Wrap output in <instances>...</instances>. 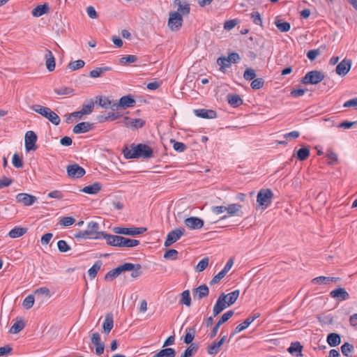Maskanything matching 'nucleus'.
Segmentation results:
<instances>
[{"mask_svg": "<svg viewBox=\"0 0 357 357\" xmlns=\"http://www.w3.org/2000/svg\"><path fill=\"white\" fill-rule=\"evenodd\" d=\"M32 109L35 112L48 119L52 124L55 126H58L61 122L60 117L57 115V114H56L47 107H44L40 105H34L32 106Z\"/></svg>", "mask_w": 357, "mask_h": 357, "instance_id": "f257e3e1", "label": "nucleus"}, {"mask_svg": "<svg viewBox=\"0 0 357 357\" xmlns=\"http://www.w3.org/2000/svg\"><path fill=\"white\" fill-rule=\"evenodd\" d=\"M273 192L271 189H261L257 196V202L263 209L267 208L271 204Z\"/></svg>", "mask_w": 357, "mask_h": 357, "instance_id": "f03ea898", "label": "nucleus"}, {"mask_svg": "<svg viewBox=\"0 0 357 357\" xmlns=\"http://www.w3.org/2000/svg\"><path fill=\"white\" fill-rule=\"evenodd\" d=\"M183 23V16L181 13L171 11L169 13L167 26L172 31H178L182 27Z\"/></svg>", "mask_w": 357, "mask_h": 357, "instance_id": "7ed1b4c3", "label": "nucleus"}, {"mask_svg": "<svg viewBox=\"0 0 357 357\" xmlns=\"http://www.w3.org/2000/svg\"><path fill=\"white\" fill-rule=\"evenodd\" d=\"M134 268V264L131 263H125L122 265L119 266L116 268H114L109 272L105 276V280H113L117 278L122 272L130 271Z\"/></svg>", "mask_w": 357, "mask_h": 357, "instance_id": "20e7f679", "label": "nucleus"}, {"mask_svg": "<svg viewBox=\"0 0 357 357\" xmlns=\"http://www.w3.org/2000/svg\"><path fill=\"white\" fill-rule=\"evenodd\" d=\"M324 74L322 72L312 70L303 77L302 82L304 84H317L324 80Z\"/></svg>", "mask_w": 357, "mask_h": 357, "instance_id": "39448f33", "label": "nucleus"}, {"mask_svg": "<svg viewBox=\"0 0 357 357\" xmlns=\"http://www.w3.org/2000/svg\"><path fill=\"white\" fill-rule=\"evenodd\" d=\"M135 100L130 95L121 97L117 102L112 105V110L125 109L135 105Z\"/></svg>", "mask_w": 357, "mask_h": 357, "instance_id": "423d86ee", "label": "nucleus"}, {"mask_svg": "<svg viewBox=\"0 0 357 357\" xmlns=\"http://www.w3.org/2000/svg\"><path fill=\"white\" fill-rule=\"evenodd\" d=\"M185 229L183 228H177L168 233L165 241L164 245L169 247L174 243L176 242L183 234Z\"/></svg>", "mask_w": 357, "mask_h": 357, "instance_id": "0eeeda50", "label": "nucleus"}, {"mask_svg": "<svg viewBox=\"0 0 357 357\" xmlns=\"http://www.w3.org/2000/svg\"><path fill=\"white\" fill-rule=\"evenodd\" d=\"M37 141V135L36 133L29 130L27 131L25 134L24 137V142H25V149L26 151H35L37 149V146L36 144Z\"/></svg>", "mask_w": 357, "mask_h": 357, "instance_id": "6e6552de", "label": "nucleus"}, {"mask_svg": "<svg viewBox=\"0 0 357 357\" xmlns=\"http://www.w3.org/2000/svg\"><path fill=\"white\" fill-rule=\"evenodd\" d=\"M146 231V228L145 227H116L114 229V231L116 234H124V235H130L135 236L138 234H142Z\"/></svg>", "mask_w": 357, "mask_h": 357, "instance_id": "1a4fd4ad", "label": "nucleus"}, {"mask_svg": "<svg viewBox=\"0 0 357 357\" xmlns=\"http://www.w3.org/2000/svg\"><path fill=\"white\" fill-rule=\"evenodd\" d=\"M68 176L71 178H79L85 174V170L77 164L69 165L66 168Z\"/></svg>", "mask_w": 357, "mask_h": 357, "instance_id": "9d476101", "label": "nucleus"}, {"mask_svg": "<svg viewBox=\"0 0 357 357\" xmlns=\"http://www.w3.org/2000/svg\"><path fill=\"white\" fill-rule=\"evenodd\" d=\"M99 224L91 221L89 222L87 225L86 231L92 239H98L101 238L102 237V234H104L103 232H99Z\"/></svg>", "mask_w": 357, "mask_h": 357, "instance_id": "9b49d317", "label": "nucleus"}, {"mask_svg": "<svg viewBox=\"0 0 357 357\" xmlns=\"http://www.w3.org/2000/svg\"><path fill=\"white\" fill-rule=\"evenodd\" d=\"M15 198L18 203H21L26 206L33 205L37 200L36 197L27 193H19Z\"/></svg>", "mask_w": 357, "mask_h": 357, "instance_id": "f8f14e48", "label": "nucleus"}, {"mask_svg": "<svg viewBox=\"0 0 357 357\" xmlns=\"http://www.w3.org/2000/svg\"><path fill=\"white\" fill-rule=\"evenodd\" d=\"M330 296L339 302L349 300L350 298L349 293L342 287L332 290L330 292Z\"/></svg>", "mask_w": 357, "mask_h": 357, "instance_id": "ddd939ff", "label": "nucleus"}, {"mask_svg": "<svg viewBox=\"0 0 357 357\" xmlns=\"http://www.w3.org/2000/svg\"><path fill=\"white\" fill-rule=\"evenodd\" d=\"M184 224L190 229H199L204 226V221L198 217H190L184 220Z\"/></svg>", "mask_w": 357, "mask_h": 357, "instance_id": "4468645a", "label": "nucleus"}, {"mask_svg": "<svg viewBox=\"0 0 357 357\" xmlns=\"http://www.w3.org/2000/svg\"><path fill=\"white\" fill-rule=\"evenodd\" d=\"M351 61L350 59H343L336 67V73L340 76H345L351 69Z\"/></svg>", "mask_w": 357, "mask_h": 357, "instance_id": "2eb2a0df", "label": "nucleus"}, {"mask_svg": "<svg viewBox=\"0 0 357 357\" xmlns=\"http://www.w3.org/2000/svg\"><path fill=\"white\" fill-rule=\"evenodd\" d=\"M173 3L175 6H177V10L176 12L181 13V16L188 15L190 14V5L188 2L181 0H174Z\"/></svg>", "mask_w": 357, "mask_h": 357, "instance_id": "dca6fc26", "label": "nucleus"}, {"mask_svg": "<svg viewBox=\"0 0 357 357\" xmlns=\"http://www.w3.org/2000/svg\"><path fill=\"white\" fill-rule=\"evenodd\" d=\"M227 335H224L218 341H213L211 345L207 347V351L209 355H216L219 351L221 346L226 342Z\"/></svg>", "mask_w": 357, "mask_h": 357, "instance_id": "f3484780", "label": "nucleus"}, {"mask_svg": "<svg viewBox=\"0 0 357 357\" xmlns=\"http://www.w3.org/2000/svg\"><path fill=\"white\" fill-rule=\"evenodd\" d=\"M225 296H220L219 298H218L213 308V317L218 316L225 309L229 307V305L227 303V301H225Z\"/></svg>", "mask_w": 357, "mask_h": 357, "instance_id": "a211bd4d", "label": "nucleus"}, {"mask_svg": "<svg viewBox=\"0 0 357 357\" xmlns=\"http://www.w3.org/2000/svg\"><path fill=\"white\" fill-rule=\"evenodd\" d=\"M123 123L126 127L140 128L144 126L145 121L142 119H132L126 116L123 119Z\"/></svg>", "mask_w": 357, "mask_h": 357, "instance_id": "6ab92c4d", "label": "nucleus"}, {"mask_svg": "<svg viewBox=\"0 0 357 357\" xmlns=\"http://www.w3.org/2000/svg\"><path fill=\"white\" fill-rule=\"evenodd\" d=\"M102 238L106 240V242L108 245H112V246H118L121 247V242L123 241L122 238L123 236H116V235H112V234H102Z\"/></svg>", "mask_w": 357, "mask_h": 357, "instance_id": "aec40b11", "label": "nucleus"}, {"mask_svg": "<svg viewBox=\"0 0 357 357\" xmlns=\"http://www.w3.org/2000/svg\"><path fill=\"white\" fill-rule=\"evenodd\" d=\"M194 114L197 117L202 119H215L217 116V113L215 111L206 109H195Z\"/></svg>", "mask_w": 357, "mask_h": 357, "instance_id": "412c9836", "label": "nucleus"}, {"mask_svg": "<svg viewBox=\"0 0 357 357\" xmlns=\"http://www.w3.org/2000/svg\"><path fill=\"white\" fill-rule=\"evenodd\" d=\"M193 297L197 299H202L207 296L209 290L206 284H202L192 290Z\"/></svg>", "mask_w": 357, "mask_h": 357, "instance_id": "4be33fe9", "label": "nucleus"}, {"mask_svg": "<svg viewBox=\"0 0 357 357\" xmlns=\"http://www.w3.org/2000/svg\"><path fill=\"white\" fill-rule=\"evenodd\" d=\"M137 151L139 152V158H151L153 155L152 149L146 144H138Z\"/></svg>", "mask_w": 357, "mask_h": 357, "instance_id": "5701e85b", "label": "nucleus"}, {"mask_svg": "<svg viewBox=\"0 0 357 357\" xmlns=\"http://www.w3.org/2000/svg\"><path fill=\"white\" fill-rule=\"evenodd\" d=\"M123 155L126 159L138 158L139 152L137 145L132 144L130 147H126L123 151Z\"/></svg>", "mask_w": 357, "mask_h": 357, "instance_id": "b1692460", "label": "nucleus"}, {"mask_svg": "<svg viewBox=\"0 0 357 357\" xmlns=\"http://www.w3.org/2000/svg\"><path fill=\"white\" fill-rule=\"evenodd\" d=\"M45 60L46 68L50 72H52L55 69V58L52 52L50 50H47L45 54Z\"/></svg>", "mask_w": 357, "mask_h": 357, "instance_id": "393cba45", "label": "nucleus"}, {"mask_svg": "<svg viewBox=\"0 0 357 357\" xmlns=\"http://www.w3.org/2000/svg\"><path fill=\"white\" fill-rule=\"evenodd\" d=\"M339 280V278L319 276L313 278L311 282L314 284H327L331 282H336Z\"/></svg>", "mask_w": 357, "mask_h": 357, "instance_id": "a878e982", "label": "nucleus"}, {"mask_svg": "<svg viewBox=\"0 0 357 357\" xmlns=\"http://www.w3.org/2000/svg\"><path fill=\"white\" fill-rule=\"evenodd\" d=\"M114 327V319L111 314H107L105 317L102 323V330L105 334H109Z\"/></svg>", "mask_w": 357, "mask_h": 357, "instance_id": "bb28decb", "label": "nucleus"}, {"mask_svg": "<svg viewBox=\"0 0 357 357\" xmlns=\"http://www.w3.org/2000/svg\"><path fill=\"white\" fill-rule=\"evenodd\" d=\"M91 128V124L89 122H81L74 126L73 131L75 134L85 133Z\"/></svg>", "mask_w": 357, "mask_h": 357, "instance_id": "cd10ccee", "label": "nucleus"}, {"mask_svg": "<svg viewBox=\"0 0 357 357\" xmlns=\"http://www.w3.org/2000/svg\"><path fill=\"white\" fill-rule=\"evenodd\" d=\"M240 294V291L238 289L235 290L232 292L229 293L228 294H225L224 293L221 294L220 296H225V299L227 301V303L229 306L233 305L236 300L238 299Z\"/></svg>", "mask_w": 357, "mask_h": 357, "instance_id": "c85d7f7f", "label": "nucleus"}, {"mask_svg": "<svg viewBox=\"0 0 357 357\" xmlns=\"http://www.w3.org/2000/svg\"><path fill=\"white\" fill-rule=\"evenodd\" d=\"M101 190V184L100 183H94L91 185L85 186L82 189V192L89 194L96 195Z\"/></svg>", "mask_w": 357, "mask_h": 357, "instance_id": "c756f323", "label": "nucleus"}, {"mask_svg": "<svg viewBox=\"0 0 357 357\" xmlns=\"http://www.w3.org/2000/svg\"><path fill=\"white\" fill-rule=\"evenodd\" d=\"M48 10L49 6L47 4L39 5L32 10L31 14L33 17H39L47 13Z\"/></svg>", "mask_w": 357, "mask_h": 357, "instance_id": "7c9ffc66", "label": "nucleus"}, {"mask_svg": "<svg viewBox=\"0 0 357 357\" xmlns=\"http://www.w3.org/2000/svg\"><path fill=\"white\" fill-rule=\"evenodd\" d=\"M25 327V324L22 319H17L15 322L13 324V326L10 328V333L12 334H16L20 332Z\"/></svg>", "mask_w": 357, "mask_h": 357, "instance_id": "2f4dec72", "label": "nucleus"}, {"mask_svg": "<svg viewBox=\"0 0 357 357\" xmlns=\"http://www.w3.org/2000/svg\"><path fill=\"white\" fill-rule=\"evenodd\" d=\"M327 342L332 347H336L340 344L341 337L339 334L331 333L328 335Z\"/></svg>", "mask_w": 357, "mask_h": 357, "instance_id": "473e14b6", "label": "nucleus"}, {"mask_svg": "<svg viewBox=\"0 0 357 357\" xmlns=\"http://www.w3.org/2000/svg\"><path fill=\"white\" fill-rule=\"evenodd\" d=\"M303 347L298 342H292L290 347L287 349V351L291 354H295L296 356H302Z\"/></svg>", "mask_w": 357, "mask_h": 357, "instance_id": "72a5a7b5", "label": "nucleus"}, {"mask_svg": "<svg viewBox=\"0 0 357 357\" xmlns=\"http://www.w3.org/2000/svg\"><path fill=\"white\" fill-rule=\"evenodd\" d=\"M176 351L172 348H166L161 349L155 354L153 357H175Z\"/></svg>", "mask_w": 357, "mask_h": 357, "instance_id": "f704fd0d", "label": "nucleus"}, {"mask_svg": "<svg viewBox=\"0 0 357 357\" xmlns=\"http://www.w3.org/2000/svg\"><path fill=\"white\" fill-rule=\"evenodd\" d=\"M26 231V228L15 227L9 231L8 236L12 238H16L25 234Z\"/></svg>", "mask_w": 357, "mask_h": 357, "instance_id": "c9c22d12", "label": "nucleus"}, {"mask_svg": "<svg viewBox=\"0 0 357 357\" xmlns=\"http://www.w3.org/2000/svg\"><path fill=\"white\" fill-rule=\"evenodd\" d=\"M242 206L238 204H231L226 206V211L229 216H233L238 214L241 211Z\"/></svg>", "mask_w": 357, "mask_h": 357, "instance_id": "e433bc0d", "label": "nucleus"}, {"mask_svg": "<svg viewBox=\"0 0 357 357\" xmlns=\"http://www.w3.org/2000/svg\"><path fill=\"white\" fill-rule=\"evenodd\" d=\"M310 149L307 146H303L298 149L296 157L299 160L304 161L310 156Z\"/></svg>", "mask_w": 357, "mask_h": 357, "instance_id": "4c0bfd02", "label": "nucleus"}, {"mask_svg": "<svg viewBox=\"0 0 357 357\" xmlns=\"http://www.w3.org/2000/svg\"><path fill=\"white\" fill-rule=\"evenodd\" d=\"M102 266V262L100 261H96L93 265L89 269L88 274L91 279H94L100 271V267Z\"/></svg>", "mask_w": 357, "mask_h": 357, "instance_id": "58836bf2", "label": "nucleus"}, {"mask_svg": "<svg viewBox=\"0 0 357 357\" xmlns=\"http://www.w3.org/2000/svg\"><path fill=\"white\" fill-rule=\"evenodd\" d=\"M111 70H112V68L108 66L96 68L90 72V76L93 78H97V77L101 76V75L102 73H104L107 71H109Z\"/></svg>", "mask_w": 357, "mask_h": 357, "instance_id": "ea45409f", "label": "nucleus"}, {"mask_svg": "<svg viewBox=\"0 0 357 357\" xmlns=\"http://www.w3.org/2000/svg\"><path fill=\"white\" fill-rule=\"evenodd\" d=\"M137 60V57L135 55H126L119 59V63L122 66H128L130 63L135 62Z\"/></svg>", "mask_w": 357, "mask_h": 357, "instance_id": "a19ab883", "label": "nucleus"}, {"mask_svg": "<svg viewBox=\"0 0 357 357\" xmlns=\"http://www.w3.org/2000/svg\"><path fill=\"white\" fill-rule=\"evenodd\" d=\"M275 24L281 32H287L290 30L291 28V25L289 22H282V20L278 19L275 21Z\"/></svg>", "mask_w": 357, "mask_h": 357, "instance_id": "79ce46f5", "label": "nucleus"}, {"mask_svg": "<svg viewBox=\"0 0 357 357\" xmlns=\"http://www.w3.org/2000/svg\"><path fill=\"white\" fill-rule=\"evenodd\" d=\"M181 298L180 300V303L181 304L185 305L188 307H190L191 305V298L189 290L183 291L181 294Z\"/></svg>", "mask_w": 357, "mask_h": 357, "instance_id": "37998d69", "label": "nucleus"}, {"mask_svg": "<svg viewBox=\"0 0 357 357\" xmlns=\"http://www.w3.org/2000/svg\"><path fill=\"white\" fill-rule=\"evenodd\" d=\"M218 64L220 66V70L222 72H225V69L229 68L231 64V62L227 57H219L217 60Z\"/></svg>", "mask_w": 357, "mask_h": 357, "instance_id": "c03bdc74", "label": "nucleus"}, {"mask_svg": "<svg viewBox=\"0 0 357 357\" xmlns=\"http://www.w3.org/2000/svg\"><path fill=\"white\" fill-rule=\"evenodd\" d=\"M121 247L133 248L139 244V241L136 239H130L125 237L122 238Z\"/></svg>", "mask_w": 357, "mask_h": 357, "instance_id": "a18cd8bd", "label": "nucleus"}, {"mask_svg": "<svg viewBox=\"0 0 357 357\" xmlns=\"http://www.w3.org/2000/svg\"><path fill=\"white\" fill-rule=\"evenodd\" d=\"M228 102L233 107H236L243 103V100L238 95H231L228 97Z\"/></svg>", "mask_w": 357, "mask_h": 357, "instance_id": "49530a36", "label": "nucleus"}, {"mask_svg": "<svg viewBox=\"0 0 357 357\" xmlns=\"http://www.w3.org/2000/svg\"><path fill=\"white\" fill-rule=\"evenodd\" d=\"M197 347L194 344H191L183 352L181 357H192L197 351Z\"/></svg>", "mask_w": 357, "mask_h": 357, "instance_id": "de8ad7c7", "label": "nucleus"}, {"mask_svg": "<svg viewBox=\"0 0 357 357\" xmlns=\"http://www.w3.org/2000/svg\"><path fill=\"white\" fill-rule=\"evenodd\" d=\"M186 334L184 336L183 341L185 344H190L195 337V329L192 328H188L185 330Z\"/></svg>", "mask_w": 357, "mask_h": 357, "instance_id": "09e8293b", "label": "nucleus"}, {"mask_svg": "<svg viewBox=\"0 0 357 357\" xmlns=\"http://www.w3.org/2000/svg\"><path fill=\"white\" fill-rule=\"evenodd\" d=\"M94 107V102L90 100L86 103H84L81 109L83 114H89L93 112Z\"/></svg>", "mask_w": 357, "mask_h": 357, "instance_id": "8fccbe9b", "label": "nucleus"}, {"mask_svg": "<svg viewBox=\"0 0 357 357\" xmlns=\"http://www.w3.org/2000/svg\"><path fill=\"white\" fill-rule=\"evenodd\" d=\"M97 99H98V101L97 102L98 103V105L103 107V108H108V107H111L112 108V105H113L112 101L107 97H103V96H99V97H97Z\"/></svg>", "mask_w": 357, "mask_h": 357, "instance_id": "3c124183", "label": "nucleus"}, {"mask_svg": "<svg viewBox=\"0 0 357 357\" xmlns=\"http://www.w3.org/2000/svg\"><path fill=\"white\" fill-rule=\"evenodd\" d=\"M85 65V62L82 59H78L75 61L70 62L68 65V68L71 70H76L83 68Z\"/></svg>", "mask_w": 357, "mask_h": 357, "instance_id": "603ef678", "label": "nucleus"}, {"mask_svg": "<svg viewBox=\"0 0 357 357\" xmlns=\"http://www.w3.org/2000/svg\"><path fill=\"white\" fill-rule=\"evenodd\" d=\"M208 262L209 259L208 257H204L202 259H201L196 266V271L199 273L204 271L208 266Z\"/></svg>", "mask_w": 357, "mask_h": 357, "instance_id": "864d4df0", "label": "nucleus"}, {"mask_svg": "<svg viewBox=\"0 0 357 357\" xmlns=\"http://www.w3.org/2000/svg\"><path fill=\"white\" fill-rule=\"evenodd\" d=\"M73 89L70 87L62 86L54 89V91L59 96L69 95L73 93Z\"/></svg>", "mask_w": 357, "mask_h": 357, "instance_id": "5fc2aeb1", "label": "nucleus"}, {"mask_svg": "<svg viewBox=\"0 0 357 357\" xmlns=\"http://www.w3.org/2000/svg\"><path fill=\"white\" fill-rule=\"evenodd\" d=\"M353 351L354 346L348 342L343 344L341 347V351L342 354L347 357L350 356V354L353 352Z\"/></svg>", "mask_w": 357, "mask_h": 357, "instance_id": "6e6d98bb", "label": "nucleus"}, {"mask_svg": "<svg viewBox=\"0 0 357 357\" xmlns=\"http://www.w3.org/2000/svg\"><path fill=\"white\" fill-rule=\"evenodd\" d=\"M35 298L33 295L27 296L23 301L22 305L26 309H30L34 304Z\"/></svg>", "mask_w": 357, "mask_h": 357, "instance_id": "4d7b16f0", "label": "nucleus"}, {"mask_svg": "<svg viewBox=\"0 0 357 357\" xmlns=\"http://www.w3.org/2000/svg\"><path fill=\"white\" fill-rule=\"evenodd\" d=\"M178 251L174 249L167 250L164 254V258L167 259L175 260L178 258Z\"/></svg>", "mask_w": 357, "mask_h": 357, "instance_id": "13d9d810", "label": "nucleus"}, {"mask_svg": "<svg viewBox=\"0 0 357 357\" xmlns=\"http://www.w3.org/2000/svg\"><path fill=\"white\" fill-rule=\"evenodd\" d=\"M234 315V312L232 310H229L224 313L222 317L220 318L218 324L220 326L222 324L227 321L232 316Z\"/></svg>", "mask_w": 357, "mask_h": 357, "instance_id": "bf43d9fd", "label": "nucleus"}, {"mask_svg": "<svg viewBox=\"0 0 357 357\" xmlns=\"http://www.w3.org/2000/svg\"><path fill=\"white\" fill-rule=\"evenodd\" d=\"M12 163L16 168H22L24 165L22 158L17 153H14L13 155Z\"/></svg>", "mask_w": 357, "mask_h": 357, "instance_id": "052dcab7", "label": "nucleus"}, {"mask_svg": "<svg viewBox=\"0 0 357 357\" xmlns=\"http://www.w3.org/2000/svg\"><path fill=\"white\" fill-rule=\"evenodd\" d=\"M326 157L328 158L329 164H335L338 162L337 155L331 150L327 151Z\"/></svg>", "mask_w": 357, "mask_h": 357, "instance_id": "680f3d73", "label": "nucleus"}, {"mask_svg": "<svg viewBox=\"0 0 357 357\" xmlns=\"http://www.w3.org/2000/svg\"><path fill=\"white\" fill-rule=\"evenodd\" d=\"M171 142L173 144L174 149L178 152H183L186 149V146L183 142H176L174 139H172Z\"/></svg>", "mask_w": 357, "mask_h": 357, "instance_id": "e2e57ef3", "label": "nucleus"}, {"mask_svg": "<svg viewBox=\"0 0 357 357\" xmlns=\"http://www.w3.org/2000/svg\"><path fill=\"white\" fill-rule=\"evenodd\" d=\"M264 81L262 78H257L251 82V87L253 89L258 90L263 87Z\"/></svg>", "mask_w": 357, "mask_h": 357, "instance_id": "0e129e2a", "label": "nucleus"}, {"mask_svg": "<svg viewBox=\"0 0 357 357\" xmlns=\"http://www.w3.org/2000/svg\"><path fill=\"white\" fill-rule=\"evenodd\" d=\"M57 247L59 250L61 252H66L70 250V247L63 240H60L57 242Z\"/></svg>", "mask_w": 357, "mask_h": 357, "instance_id": "69168bd1", "label": "nucleus"}, {"mask_svg": "<svg viewBox=\"0 0 357 357\" xmlns=\"http://www.w3.org/2000/svg\"><path fill=\"white\" fill-rule=\"evenodd\" d=\"M256 77L255 71L252 68H247L243 74V77L246 80L254 79Z\"/></svg>", "mask_w": 357, "mask_h": 357, "instance_id": "338daca9", "label": "nucleus"}, {"mask_svg": "<svg viewBox=\"0 0 357 357\" xmlns=\"http://www.w3.org/2000/svg\"><path fill=\"white\" fill-rule=\"evenodd\" d=\"M75 219L72 217H63L60 220V224L64 227H68L73 225Z\"/></svg>", "mask_w": 357, "mask_h": 357, "instance_id": "774afa93", "label": "nucleus"}]
</instances>
